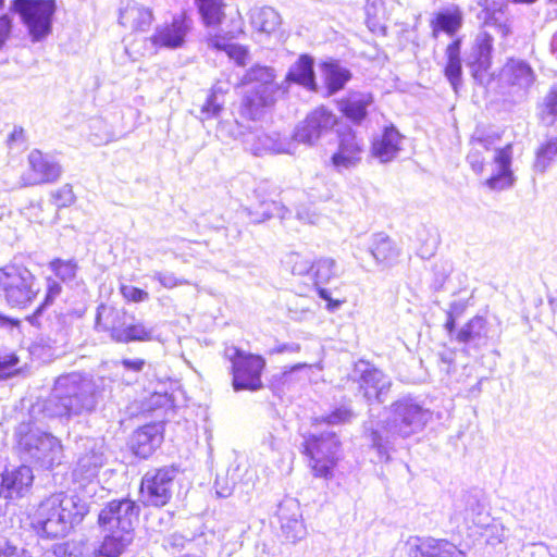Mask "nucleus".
<instances>
[{
	"label": "nucleus",
	"mask_w": 557,
	"mask_h": 557,
	"mask_svg": "<svg viewBox=\"0 0 557 557\" xmlns=\"http://www.w3.org/2000/svg\"><path fill=\"white\" fill-rule=\"evenodd\" d=\"M121 293L124 298L134 302H141L149 299V294L146 290L132 285H122Z\"/></svg>",
	"instance_id": "4d7b16f0"
},
{
	"label": "nucleus",
	"mask_w": 557,
	"mask_h": 557,
	"mask_svg": "<svg viewBox=\"0 0 557 557\" xmlns=\"http://www.w3.org/2000/svg\"><path fill=\"white\" fill-rule=\"evenodd\" d=\"M18 431V449L24 460L39 465L42 468H51L60 463L62 457L61 442L50 433L39 430Z\"/></svg>",
	"instance_id": "1a4fd4ad"
},
{
	"label": "nucleus",
	"mask_w": 557,
	"mask_h": 557,
	"mask_svg": "<svg viewBox=\"0 0 557 557\" xmlns=\"http://www.w3.org/2000/svg\"><path fill=\"white\" fill-rule=\"evenodd\" d=\"M154 330L143 322L126 323L124 330L115 331L116 343L148 342L153 339Z\"/></svg>",
	"instance_id": "e433bc0d"
},
{
	"label": "nucleus",
	"mask_w": 557,
	"mask_h": 557,
	"mask_svg": "<svg viewBox=\"0 0 557 557\" xmlns=\"http://www.w3.org/2000/svg\"><path fill=\"white\" fill-rule=\"evenodd\" d=\"M127 323V313L124 310L114 308L106 309L100 306L96 317V327L100 331L110 332L111 338L115 342V331L124 330Z\"/></svg>",
	"instance_id": "473e14b6"
},
{
	"label": "nucleus",
	"mask_w": 557,
	"mask_h": 557,
	"mask_svg": "<svg viewBox=\"0 0 557 557\" xmlns=\"http://www.w3.org/2000/svg\"><path fill=\"white\" fill-rule=\"evenodd\" d=\"M13 28V20L9 14L0 15V49L10 38Z\"/></svg>",
	"instance_id": "13d9d810"
},
{
	"label": "nucleus",
	"mask_w": 557,
	"mask_h": 557,
	"mask_svg": "<svg viewBox=\"0 0 557 557\" xmlns=\"http://www.w3.org/2000/svg\"><path fill=\"white\" fill-rule=\"evenodd\" d=\"M362 366L364 367L363 369H360V366H357L356 369V371L360 372L358 380L359 391L368 403L373 400L384 403L392 386L389 377L381 370L370 367L369 363H362Z\"/></svg>",
	"instance_id": "6ab92c4d"
},
{
	"label": "nucleus",
	"mask_w": 557,
	"mask_h": 557,
	"mask_svg": "<svg viewBox=\"0 0 557 557\" xmlns=\"http://www.w3.org/2000/svg\"><path fill=\"white\" fill-rule=\"evenodd\" d=\"M260 209L261 211L258 213L261 215V218L255 219V222L258 223L275 216L280 219H285L287 213L289 212L284 205L273 200L262 201L260 203Z\"/></svg>",
	"instance_id": "09e8293b"
},
{
	"label": "nucleus",
	"mask_w": 557,
	"mask_h": 557,
	"mask_svg": "<svg viewBox=\"0 0 557 557\" xmlns=\"http://www.w3.org/2000/svg\"><path fill=\"white\" fill-rule=\"evenodd\" d=\"M77 460L73 469V479L82 486L97 481L100 470L108 461L103 438L84 437L77 443Z\"/></svg>",
	"instance_id": "9d476101"
},
{
	"label": "nucleus",
	"mask_w": 557,
	"mask_h": 557,
	"mask_svg": "<svg viewBox=\"0 0 557 557\" xmlns=\"http://www.w3.org/2000/svg\"><path fill=\"white\" fill-rule=\"evenodd\" d=\"M466 518L470 519L475 525H485L488 516L482 505L475 497H469L467 500Z\"/></svg>",
	"instance_id": "de8ad7c7"
},
{
	"label": "nucleus",
	"mask_w": 557,
	"mask_h": 557,
	"mask_svg": "<svg viewBox=\"0 0 557 557\" xmlns=\"http://www.w3.org/2000/svg\"><path fill=\"white\" fill-rule=\"evenodd\" d=\"M304 453L314 476L329 479L338 461L341 442L335 432H313L305 435Z\"/></svg>",
	"instance_id": "0eeeda50"
},
{
	"label": "nucleus",
	"mask_w": 557,
	"mask_h": 557,
	"mask_svg": "<svg viewBox=\"0 0 557 557\" xmlns=\"http://www.w3.org/2000/svg\"><path fill=\"white\" fill-rule=\"evenodd\" d=\"M534 81L535 74L532 67L520 59H509L498 75L502 95L512 102L522 101Z\"/></svg>",
	"instance_id": "f8f14e48"
},
{
	"label": "nucleus",
	"mask_w": 557,
	"mask_h": 557,
	"mask_svg": "<svg viewBox=\"0 0 557 557\" xmlns=\"http://www.w3.org/2000/svg\"><path fill=\"white\" fill-rule=\"evenodd\" d=\"M556 160L557 137H550L537 148L533 168L536 172L544 173Z\"/></svg>",
	"instance_id": "ea45409f"
},
{
	"label": "nucleus",
	"mask_w": 557,
	"mask_h": 557,
	"mask_svg": "<svg viewBox=\"0 0 557 557\" xmlns=\"http://www.w3.org/2000/svg\"><path fill=\"white\" fill-rule=\"evenodd\" d=\"M337 123L336 116L325 108H319L307 115L304 122L298 124L293 136L294 151L298 144L313 146L321 136L332 129Z\"/></svg>",
	"instance_id": "2eb2a0df"
},
{
	"label": "nucleus",
	"mask_w": 557,
	"mask_h": 557,
	"mask_svg": "<svg viewBox=\"0 0 557 557\" xmlns=\"http://www.w3.org/2000/svg\"><path fill=\"white\" fill-rule=\"evenodd\" d=\"M364 152V141L348 128L339 134L338 148L331 157V164L338 173L357 168Z\"/></svg>",
	"instance_id": "dca6fc26"
},
{
	"label": "nucleus",
	"mask_w": 557,
	"mask_h": 557,
	"mask_svg": "<svg viewBox=\"0 0 557 557\" xmlns=\"http://www.w3.org/2000/svg\"><path fill=\"white\" fill-rule=\"evenodd\" d=\"M355 417L356 414L350 406L341 405L334 408L329 414L314 418L313 425L318 426L323 423L329 425H339L350 422Z\"/></svg>",
	"instance_id": "37998d69"
},
{
	"label": "nucleus",
	"mask_w": 557,
	"mask_h": 557,
	"mask_svg": "<svg viewBox=\"0 0 557 557\" xmlns=\"http://www.w3.org/2000/svg\"><path fill=\"white\" fill-rule=\"evenodd\" d=\"M189 542L185 535L174 532L163 539L162 546L172 553L180 552Z\"/></svg>",
	"instance_id": "6e6d98bb"
},
{
	"label": "nucleus",
	"mask_w": 557,
	"mask_h": 557,
	"mask_svg": "<svg viewBox=\"0 0 557 557\" xmlns=\"http://www.w3.org/2000/svg\"><path fill=\"white\" fill-rule=\"evenodd\" d=\"M61 290H62V287L58 281H55L54 278H51V277L47 278V292H46L45 300L37 308L35 313L32 317H29V322L33 325H40L38 319H39V315L41 314L44 308L46 306L52 304L53 300L61 294Z\"/></svg>",
	"instance_id": "a18cd8bd"
},
{
	"label": "nucleus",
	"mask_w": 557,
	"mask_h": 557,
	"mask_svg": "<svg viewBox=\"0 0 557 557\" xmlns=\"http://www.w3.org/2000/svg\"><path fill=\"white\" fill-rule=\"evenodd\" d=\"M277 517L281 522L283 535L293 543L301 540L306 534V529L300 520L299 506L294 499H288L280 504Z\"/></svg>",
	"instance_id": "b1692460"
},
{
	"label": "nucleus",
	"mask_w": 557,
	"mask_h": 557,
	"mask_svg": "<svg viewBox=\"0 0 557 557\" xmlns=\"http://www.w3.org/2000/svg\"><path fill=\"white\" fill-rule=\"evenodd\" d=\"M323 73L330 94H334L343 89L345 84L351 77V74L347 69L333 62L323 64Z\"/></svg>",
	"instance_id": "58836bf2"
},
{
	"label": "nucleus",
	"mask_w": 557,
	"mask_h": 557,
	"mask_svg": "<svg viewBox=\"0 0 557 557\" xmlns=\"http://www.w3.org/2000/svg\"><path fill=\"white\" fill-rule=\"evenodd\" d=\"M486 336V320L481 315H475L456 333V341L460 344H470L478 343Z\"/></svg>",
	"instance_id": "f704fd0d"
},
{
	"label": "nucleus",
	"mask_w": 557,
	"mask_h": 557,
	"mask_svg": "<svg viewBox=\"0 0 557 557\" xmlns=\"http://www.w3.org/2000/svg\"><path fill=\"white\" fill-rule=\"evenodd\" d=\"M512 151L511 146L507 145L503 149L495 150L494 163L496 172L485 181V185L491 190H504L513 185V175L510 170Z\"/></svg>",
	"instance_id": "a878e982"
},
{
	"label": "nucleus",
	"mask_w": 557,
	"mask_h": 557,
	"mask_svg": "<svg viewBox=\"0 0 557 557\" xmlns=\"http://www.w3.org/2000/svg\"><path fill=\"white\" fill-rule=\"evenodd\" d=\"M222 110V102L218 100L216 94L213 91L211 92L206 102L201 107V120H207L211 117H215L219 115L220 111Z\"/></svg>",
	"instance_id": "603ef678"
},
{
	"label": "nucleus",
	"mask_w": 557,
	"mask_h": 557,
	"mask_svg": "<svg viewBox=\"0 0 557 557\" xmlns=\"http://www.w3.org/2000/svg\"><path fill=\"white\" fill-rule=\"evenodd\" d=\"M17 361L15 356L0 357V374L15 367Z\"/></svg>",
	"instance_id": "e2e57ef3"
},
{
	"label": "nucleus",
	"mask_w": 557,
	"mask_h": 557,
	"mask_svg": "<svg viewBox=\"0 0 557 557\" xmlns=\"http://www.w3.org/2000/svg\"><path fill=\"white\" fill-rule=\"evenodd\" d=\"M440 364L455 363V352L451 350H444L440 354Z\"/></svg>",
	"instance_id": "774afa93"
},
{
	"label": "nucleus",
	"mask_w": 557,
	"mask_h": 557,
	"mask_svg": "<svg viewBox=\"0 0 557 557\" xmlns=\"http://www.w3.org/2000/svg\"><path fill=\"white\" fill-rule=\"evenodd\" d=\"M139 506L129 498L114 499L100 511L98 522L103 530H119L134 533L138 520Z\"/></svg>",
	"instance_id": "4468645a"
},
{
	"label": "nucleus",
	"mask_w": 557,
	"mask_h": 557,
	"mask_svg": "<svg viewBox=\"0 0 557 557\" xmlns=\"http://www.w3.org/2000/svg\"><path fill=\"white\" fill-rule=\"evenodd\" d=\"M52 272L63 282H70L75 278L77 264L74 260L55 259L50 262Z\"/></svg>",
	"instance_id": "49530a36"
},
{
	"label": "nucleus",
	"mask_w": 557,
	"mask_h": 557,
	"mask_svg": "<svg viewBox=\"0 0 557 557\" xmlns=\"http://www.w3.org/2000/svg\"><path fill=\"white\" fill-rule=\"evenodd\" d=\"M338 275L339 269L333 258L322 257L314 262L312 276L314 278L315 286L327 284L333 278L338 277Z\"/></svg>",
	"instance_id": "a19ab883"
},
{
	"label": "nucleus",
	"mask_w": 557,
	"mask_h": 557,
	"mask_svg": "<svg viewBox=\"0 0 557 557\" xmlns=\"http://www.w3.org/2000/svg\"><path fill=\"white\" fill-rule=\"evenodd\" d=\"M385 419H369L363 426L364 437L385 462L396 437L406 438L421 432L432 419V412L409 396L393 403Z\"/></svg>",
	"instance_id": "f257e3e1"
},
{
	"label": "nucleus",
	"mask_w": 557,
	"mask_h": 557,
	"mask_svg": "<svg viewBox=\"0 0 557 557\" xmlns=\"http://www.w3.org/2000/svg\"><path fill=\"white\" fill-rule=\"evenodd\" d=\"M368 250L381 269L395 267L401 255L400 247L385 233L373 234Z\"/></svg>",
	"instance_id": "5701e85b"
},
{
	"label": "nucleus",
	"mask_w": 557,
	"mask_h": 557,
	"mask_svg": "<svg viewBox=\"0 0 557 557\" xmlns=\"http://www.w3.org/2000/svg\"><path fill=\"white\" fill-rule=\"evenodd\" d=\"M161 435L156 426L145 425L137 430L132 438V449L140 458H148L160 445Z\"/></svg>",
	"instance_id": "7c9ffc66"
},
{
	"label": "nucleus",
	"mask_w": 557,
	"mask_h": 557,
	"mask_svg": "<svg viewBox=\"0 0 557 557\" xmlns=\"http://www.w3.org/2000/svg\"><path fill=\"white\" fill-rule=\"evenodd\" d=\"M404 139L405 137L394 125L385 126L382 133L372 139L371 156L380 163H389L398 158Z\"/></svg>",
	"instance_id": "aec40b11"
},
{
	"label": "nucleus",
	"mask_w": 557,
	"mask_h": 557,
	"mask_svg": "<svg viewBox=\"0 0 557 557\" xmlns=\"http://www.w3.org/2000/svg\"><path fill=\"white\" fill-rule=\"evenodd\" d=\"M491 532L495 533V539L497 543H502L507 539V530L500 524H493L491 527Z\"/></svg>",
	"instance_id": "338daca9"
},
{
	"label": "nucleus",
	"mask_w": 557,
	"mask_h": 557,
	"mask_svg": "<svg viewBox=\"0 0 557 557\" xmlns=\"http://www.w3.org/2000/svg\"><path fill=\"white\" fill-rule=\"evenodd\" d=\"M479 148H486L484 140L478 139L473 141V147L467 156L468 162L470 163L472 170L476 173H481L483 171V159L481 158Z\"/></svg>",
	"instance_id": "5fc2aeb1"
},
{
	"label": "nucleus",
	"mask_w": 557,
	"mask_h": 557,
	"mask_svg": "<svg viewBox=\"0 0 557 557\" xmlns=\"http://www.w3.org/2000/svg\"><path fill=\"white\" fill-rule=\"evenodd\" d=\"M10 10L20 15L33 42L42 41L52 33L55 0H12Z\"/></svg>",
	"instance_id": "6e6552de"
},
{
	"label": "nucleus",
	"mask_w": 557,
	"mask_h": 557,
	"mask_svg": "<svg viewBox=\"0 0 557 557\" xmlns=\"http://www.w3.org/2000/svg\"><path fill=\"white\" fill-rule=\"evenodd\" d=\"M189 29L190 21L185 15L175 16L170 24L158 26L149 40L154 47L177 49L185 42Z\"/></svg>",
	"instance_id": "412c9836"
},
{
	"label": "nucleus",
	"mask_w": 557,
	"mask_h": 557,
	"mask_svg": "<svg viewBox=\"0 0 557 557\" xmlns=\"http://www.w3.org/2000/svg\"><path fill=\"white\" fill-rule=\"evenodd\" d=\"M203 22L208 26H216L224 17L223 0H196Z\"/></svg>",
	"instance_id": "79ce46f5"
},
{
	"label": "nucleus",
	"mask_w": 557,
	"mask_h": 557,
	"mask_svg": "<svg viewBox=\"0 0 557 557\" xmlns=\"http://www.w3.org/2000/svg\"><path fill=\"white\" fill-rule=\"evenodd\" d=\"M298 84L307 89H314L315 76L313 70V59L307 54H302L298 60L290 65L285 79L281 85H284L286 92L288 86L292 84Z\"/></svg>",
	"instance_id": "cd10ccee"
},
{
	"label": "nucleus",
	"mask_w": 557,
	"mask_h": 557,
	"mask_svg": "<svg viewBox=\"0 0 557 557\" xmlns=\"http://www.w3.org/2000/svg\"><path fill=\"white\" fill-rule=\"evenodd\" d=\"M153 20L151 9L136 1H129L120 9L119 23L132 32L149 30Z\"/></svg>",
	"instance_id": "393cba45"
},
{
	"label": "nucleus",
	"mask_w": 557,
	"mask_h": 557,
	"mask_svg": "<svg viewBox=\"0 0 557 557\" xmlns=\"http://www.w3.org/2000/svg\"><path fill=\"white\" fill-rule=\"evenodd\" d=\"M244 144L256 156L264 152L294 153V141L287 137L282 138L277 133L251 132L245 136Z\"/></svg>",
	"instance_id": "4be33fe9"
},
{
	"label": "nucleus",
	"mask_w": 557,
	"mask_h": 557,
	"mask_svg": "<svg viewBox=\"0 0 557 557\" xmlns=\"http://www.w3.org/2000/svg\"><path fill=\"white\" fill-rule=\"evenodd\" d=\"M97 405L95 382L86 375L72 372L55 380L50 395L42 404V412L51 418L71 420L90 414Z\"/></svg>",
	"instance_id": "f03ea898"
},
{
	"label": "nucleus",
	"mask_w": 557,
	"mask_h": 557,
	"mask_svg": "<svg viewBox=\"0 0 557 557\" xmlns=\"http://www.w3.org/2000/svg\"><path fill=\"white\" fill-rule=\"evenodd\" d=\"M542 120L553 124L557 119V85H554L544 98Z\"/></svg>",
	"instance_id": "8fccbe9b"
},
{
	"label": "nucleus",
	"mask_w": 557,
	"mask_h": 557,
	"mask_svg": "<svg viewBox=\"0 0 557 557\" xmlns=\"http://www.w3.org/2000/svg\"><path fill=\"white\" fill-rule=\"evenodd\" d=\"M479 4L483 7L478 14V18L482 21L483 29L475 37L468 65L472 71L473 77L482 82L484 74L492 64L494 34L506 38L511 30L508 18L500 8H496L495 2H493L492 7L487 3V0L484 3L479 1Z\"/></svg>",
	"instance_id": "20e7f679"
},
{
	"label": "nucleus",
	"mask_w": 557,
	"mask_h": 557,
	"mask_svg": "<svg viewBox=\"0 0 557 557\" xmlns=\"http://www.w3.org/2000/svg\"><path fill=\"white\" fill-rule=\"evenodd\" d=\"M0 557H32L26 550L18 552L16 547L8 546L0 549Z\"/></svg>",
	"instance_id": "0e129e2a"
},
{
	"label": "nucleus",
	"mask_w": 557,
	"mask_h": 557,
	"mask_svg": "<svg viewBox=\"0 0 557 557\" xmlns=\"http://www.w3.org/2000/svg\"><path fill=\"white\" fill-rule=\"evenodd\" d=\"M232 363L233 387L235 391H259L262 388L261 373L265 360L258 355L247 354L238 348L226 350Z\"/></svg>",
	"instance_id": "9b49d317"
},
{
	"label": "nucleus",
	"mask_w": 557,
	"mask_h": 557,
	"mask_svg": "<svg viewBox=\"0 0 557 557\" xmlns=\"http://www.w3.org/2000/svg\"><path fill=\"white\" fill-rule=\"evenodd\" d=\"M281 23L280 14L271 7L259 8L251 13V25L259 33L273 34L278 29Z\"/></svg>",
	"instance_id": "72a5a7b5"
},
{
	"label": "nucleus",
	"mask_w": 557,
	"mask_h": 557,
	"mask_svg": "<svg viewBox=\"0 0 557 557\" xmlns=\"http://www.w3.org/2000/svg\"><path fill=\"white\" fill-rule=\"evenodd\" d=\"M28 163L30 172L22 177L25 186L54 183L62 174L61 165L37 149L28 154Z\"/></svg>",
	"instance_id": "f3484780"
},
{
	"label": "nucleus",
	"mask_w": 557,
	"mask_h": 557,
	"mask_svg": "<svg viewBox=\"0 0 557 557\" xmlns=\"http://www.w3.org/2000/svg\"><path fill=\"white\" fill-rule=\"evenodd\" d=\"M463 24V13L457 4H449L436 12L430 22L432 36L438 37L440 33L455 36Z\"/></svg>",
	"instance_id": "bb28decb"
},
{
	"label": "nucleus",
	"mask_w": 557,
	"mask_h": 557,
	"mask_svg": "<svg viewBox=\"0 0 557 557\" xmlns=\"http://www.w3.org/2000/svg\"><path fill=\"white\" fill-rule=\"evenodd\" d=\"M274 70L269 66L253 65L242 77V85L249 87L242 102V115L252 121L261 119L271 108L280 94H286L284 85L274 82Z\"/></svg>",
	"instance_id": "39448f33"
},
{
	"label": "nucleus",
	"mask_w": 557,
	"mask_h": 557,
	"mask_svg": "<svg viewBox=\"0 0 557 557\" xmlns=\"http://www.w3.org/2000/svg\"><path fill=\"white\" fill-rule=\"evenodd\" d=\"M40 285L35 275L22 264L0 269V298L12 308H25L36 298Z\"/></svg>",
	"instance_id": "423d86ee"
},
{
	"label": "nucleus",
	"mask_w": 557,
	"mask_h": 557,
	"mask_svg": "<svg viewBox=\"0 0 557 557\" xmlns=\"http://www.w3.org/2000/svg\"><path fill=\"white\" fill-rule=\"evenodd\" d=\"M88 511V505L77 495L57 493L39 504L34 523L48 537H61L81 523Z\"/></svg>",
	"instance_id": "7ed1b4c3"
},
{
	"label": "nucleus",
	"mask_w": 557,
	"mask_h": 557,
	"mask_svg": "<svg viewBox=\"0 0 557 557\" xmlns=\"http://www.w3.org/2000/svg\"><path fill=\"white\" fill-rule=\"evenodd\" d=\"M297 219L304 223L315 224L319 215L308 207H301L297 210Z\"/></svg>",
	"instance_id": "052dcab7"
},
{
	"label": "nucleus",
	"mask_w": 557,
	"mask_h": 557,
	"mask_svg": "<svg viewBox=\"0 0 557 557\" xmlns=\"http://www.w3.org/2000/svg\"><path fill=\"white\" fill-rule=\"evenodd\" d=\"M33 481V470L28 466L5 468L0 474V497L21 498L29 492Z\"/></svg>",
	"instance_id": "a211bd4d"
},
{
	"label": "nucleus",
	"mask_w": 557,
	"mask_h": 557,
	"mask_svg": "<svg viewBox=\"0 0 557 557\" xmlns=\"http://www.w3.org/2000/svg\"><path fill=\"white\" fill-rule=\"evenodd\" d=\"M122 366L124 369L133 372H140L144 369L145 360L144 359H123Z\"/></svg>",
	"instance_id": "680f3d73"
},
{
	"label": "nucleus",
	"mask_w": 557,
	"mask_h": 557,
	"mask_svg": "<svg viewBox=\"0 0 557 557\" xmlns=\"http://www.w3.org/2000/svg\"><path fill=\"white\" fill-rule=\"evenodd\" d=\"M208 46L214 50L224 51L239 66L246 64L249 55L246 47L230 42L225 37L218 35L208 39Z\"/></svg>",
	"instance_id": "4c0bfd02"
},
{
	"label": "nucleus",
	"mask_w": 557,
	"mask_h": 557,
	"mask_svg": "<svg viewBox=\"0 0 557 557\" xmlns=\"http://www.w3.org/2000/svg\"><path fill=\"white\" fill-rule=\"evenodd\" d=\"M177 469L173 466L148 471L141 479L140 494L146 505L162 507L172 497Z\"/></svg>",
	"instance_id": "ddd939ff"
},
{
	"label": "nucleus",
	"mask_w": 557,
	"mask_h": 557,
	"mask_svg": "<svg viewBox=\"0 0 557 557\" xmlns=\"http://www.w3.org/2000/svg\"><path fill=\"white\" fill-rule=\"evenodd\" d=\"M103 531L107 533L97 550L102 557H120L134 539V533H124L113 529Z\"/></svg>",
	"instance_id": "2f4dec72"
},
{
	"label": "nucleus",
	"mask_w": 557,
	"mask_h": 557,
	"mask_svg": "<svg viewBox=\"0 0 557 557\" xmlns=\"http://www.w3.org/2000/svg\"><path fill=\"white\" fill-rule=\"evenodd\" d=\"M317 287H318V294H319L320 298L329 301V308L335 309L341 306V301L332 300L331 293L327 289L322 288L320 286H317Z\"/></svg>",
	"instance_id": "69168bd1"
},
{
	"label": "nucleus",
	"mask_w": 557,
	"mask_h": 557,
	"mask_svg": "<svg viewBox=\"0 0 557 557\" xmlns=\"http://www.w3.org/2000/svg\"><path fill=\"white\" fill-rule=\"evenodd\" d=\"M57 208H66L74 203L75 195L70 184H65L51 194Z\"/></svg>",
	"instance_id": "3c124183"
},
{
	"label": "nucleus",
	"mask_w": 557,
	"mask_h": 557,
	"mask_svg": "<svg viewBox=\"0 0 557 557\" xmlns=\"http://www.w3.org/2000/svg\"><path fill=\"white\" fill-rule=\"evenodd\" d=\"M373 103V97L369 92H350L339 101V110L356 124H360L368 114V107Z\"/></svg>",
	"instance_id": "c85d7f7f"
},
{
	"label": "nucleus",
	"mask_w": 557,
	"mask_h": 557,
	"mask_svg": "<svg viewBox=\"0 0 557 557\" xmlns=\"http://www.w3.org/2000/svg\"><path fill=\"white\" fill-rule=\"evenodd\" d=\"M460 46L461 40L456 39L449 44L446 48L447 64L445 66V75L450 82L453 88L457 90V87L461 78V59H460Z\"/></svg>",
	"instance_id": "c9c22d12"
},
{
	"label": "nucleus",
	"mask_w": 557,
	"mask_h": 557,
	"mask_svg": "<svg viewBox=\"0 0 557 557\" xmlns=\"http://www.w3.org/2000/svg\"><path fill=\"white\" fill-rule=\"evenodd\" d=\"M285 265L295 275H306L312 272L314 262L309 258L298 253L290 252L285 258Z\"/></svg>",
	"instance_id": "c03bdc74"
},
{
	"label": "nucleus",
	"mask_w": 557,
	"mask_h": 557,
	"mask_svg": "<svg viewBox=\"0 0 557 557\" xmlns=\"http://www.w3.org/2000/svg\"><path fill=\"white\" fill-rule=\"evenodd\" d=\"M413 557H466V555L445 540L428 537L419 540Z\"/></svg>",
	"instance_id": "c756f323"
},
{
	"label": "nucleus",
	"mask_w": 557,
	"mask_h": 557,
	"mask_svg": "<svg viewBox=\"0 0 557 557\" xmlns=\"http://www.w3.org/2000/svg\"><path fill=\"white\" fill-rule=\"evenodd\" d=\"M153 280L158 281L164 288L171 289L181 285H188L189 282L184 278H178L172 272H154Z\"/></svg>",
	"instance_id": "864d4df0"
},
{
	"label": "nucleus",
	"mask_w": 557,
	"mask_h": 557,
	"mask_svg": "<svg viewBox=\"0 0 557 557\" xmlns=\"http://www.w3.org/2000/svg\"><path fill=\"white\" fill-rule=\"evenodd\" d=\"M41 203H32L28 208H26L25 215L33 222L44 224L46 222V219L41 216Z\"/></svg>",
	"instance_id": "bf43d9fd"
}]
</instances>
